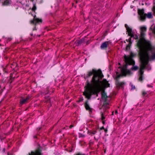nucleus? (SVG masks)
Instances as JSON below:
<instances>
[{
    "label": "nucleus",
    "instance_id": "obj_19",
    "mask_svg": "<svg viewBox=\"0 0 155 155\" xmlns=\"http://www.w3.org/2000/svg\"><path fill=\"white\" fill-rule=\"evenodd\" d=\"M83 42V41L82 40H76L75 42V43H76V44L77 45H79L80 44L82 43Z\"/></svg>",
    "mask_w": 155,
    "mask_h": 155
},
{
    "label": "nucleus",
    "instance_id": "obj_54",
    "mask_svg": "<svg viewBox=\"0 0 155 155\" xmlns=\"http://www.w3.org/2000/svg\"><path fill=\"white\" fill-rule=\"evenodd\" d=\"M101 134L100 133V135H99V137H100V135H101Z\"/></svg>",
    "mask_w": 155,
    "mask_h": 155
},
{
    "label": "nucleus",
    "instance_id": "obj_48",
    "mask_svg": "<svg viewBox=\"0 0 155 155\" xmlns=\"http://www.w3.org/2000/svg\"><path fill=\"white\" fill-rule=\"evenodd\" d=\"M87 99H88V100H89V99H90V98H91V97H87Z\"/></svg>",
    "mask_w": 155,
    "mask_h": 155
},
{
    "label": "nucleus",
    "instance_id": "obj_20",
    "mask_svg": "<svg viewBox=\"0 0 155 155\" xmlns=\"http://www.w3.org/2000/svg\"><path fill=\"white\" fill-rule=\"evenodd\" d=\"M131 45L132 44H130V43H129L128 45H127L126 48V51H128L130 49Z\"/></svg>",
    "mask_w": 155,
    "mask_h": 155
},
{
    "label": "nucleus",
    "instance_id": "obj_1",
    "mask_svg": "<svg viewBox=\"0 0 155 155\" xmlns=\"http://www.w3.org/2000/svg\"><path fill=\"white\" fill-rule=\"evenodd\" d=\"M93 75L91 81V84L87 81L84 87L83 94L85 97H91L92 95H96L97 97L98 94L102 90V86L104 88L110 87V84L106 79L102 80L104 75L101 69L97 70L93 69L92 71H88L84 78H87Z\"/></svg>",
    "mask_w": 155,
    "mask_h": 155
},
{
    "label": "nucleus",
    "instance_id": "obj_7",
    "mask_svg": "<svg viewBox=\"0 0 155 155\" xmlns=\"http://www.w3.org/2000/svg\"><path fill=\"white\" fill-rule=\"evenodd\" d=\"M110 97H101L100 99V104L102 107H105L107 108H109L108 105L110 103Z\"/></svg>",
    "mask_w": 155,
    "mask_h": 155
},
{
    "label": "nucleus",
    "instance_id": "obj_13",
    "mask_svg": "<svg viewBox=\"0 0 155 155\" xmlns=\"http://www.w3.org/2000/svg\"><path fill=\"white\" fill-rule=\"evenodd\" d=\"M109 45V41H105L101 44L100 48L101 49H105Z\"/></svg>",
    "mask_w": 155,
    "mask_h": 155
},
{
    "label": "nucleus",
    "instance_id": "obj_45",
    "mask_svg": "<svg viewBox=\"0 0 155 155\" xmlns=\"http://www.w3.org/2000/svg\"><path fill=\"white\" fill-rule=\"evenodd\" d=\"M75 2L76 4H77L78 2V1L77 0H75Z\"/></svg>",
    "mask_w": 155,
    "mask_h": 155
},
{
    "label": "nucleus",
    "instance_id": "obj_33",
    "mask_svg": "<svg viewBox=\"0 0 155 155\" xmlns=\"http://www.w3.org/2000/svg\"><path fill=\"white\" fill-rule=\"evenodd\" d=\"M131 90H134L135 89V86L134 85H133L132 84L131 85Z\"/></svg>",
    "mask_w": 155,
    "mask_h": 155
},
{
    "label": "nucleus",
    "instance_id": "obj_34",
    "mask_svg": "<svg viewBox=\"0 0 155 155\" xmlns=\"http://www.w3.org/2000/svg\"><path fill=\"white\" fill-rule=\"evenodd\" d=\"M83 97H80V98L79 99V100L78 101H77V102H81V101H83Z\"/></svg>",
    "mask_w": 155,
    "mask_h": 155
},
{
    "label": "nucleus",
    "instance_id": "obj_44",
    "mask_svg": "<svg viewBox=\"0 0 155 155\" xmlns=\"http://www.w3.org/2000/svg\"><path fill=\"white\" fill-rule=\"evenodd\" d=\"M118 113V112H117V110H115V114H117Z\"/></svg>",
    "mask_w": 155,
    "mask_h": 155
},
{
    "label": "nucleus",
    "instance_id": "obj_41",
    "mask_svg": "<svg viewBox=\"0 0 155 155\" xmlns=\"http://www.w3.org/2000/svg\"><path fill=\"white\" fill-rule=\"evenodd\" d=\"M3 71L5 73H7V71L5 69V68L3 69Z\"/></svg>",
    "mask_w": 155,
    "mask_h": 155
},
{
    "label": "nucleus",
    "instance_id": "obj_46",
    "mask_svg": "<svg viewBox=\"0 0 155 155\" xmlns=\"http://www.w3.org/2000/svg\"><path fill=\"white\" fill-rule=\"evenodd\" d=\"M30 35L31 36H33V34L32 33H31L30 34Z\"/></svg>",
    "mask_w": 155,
    "mask_h": 155
},
{
    "label": "nucleus",
    "instance_id": "obj_52",
    "mask_svg": "<svg viewBox=\"0 0 155 155\" xmlns=\"http://www.w3.org/2000/svg\"><path fill=\"white\" fill-rule=\"evenodd\" d=\"M44 95V94H43L42 95H41V96H43Z\"/></svg>",
    "mask_w": 155,
    "mask_h": 155
},
{
    "label": "nucleus",
    "instance_id": "obj_31",
    "mask_svg": "<svg viewBox=\"0 0 155 155\" xmlns=\"http://www.w3.org/2000/svg\"><path fill=\"white\" fill-rule=\"evenodd\" d=\"M9 81L8 82H9L10 84H11L13 81V79L12 78H10L9 79Z\"/></svg>",
    "mask_w": 155,
    "mask_h": 155
},
{
    "label": "nucleus",
    "instance_id": "obj_25",
    "mask_svg": "<svg viewBox=\"0 0 155 155\" xmlns=\"http://www.w3.org/2000/svg\"><path fill=\"white\" fill-rule=\"evenodd\" d=\"M126 30H127V31L128 32V34H129V33L132 32V29L130 27L128 28L127 29H126Z\"/></svg>",
    "mask_w": 155,
    "mask_h": 155
},
{
    "label": "nucleus",
    "instance_id": "obj_55",
    "mask_svg": "<svg viewBox=\"0 0 155 155\" xmlns=\"http://www.w3.org/2000/svg\"><path fill=\"white\" fill-rule=\"evenodd\" d=\"M119 65H120V63H119Z\"/></svg>",
    "mask_w": 155,
    "mask_h": 155
},
{
    "label": "nucleus",
    "instance_id": "obj_47",
    "mask_svg": "<svg viewBox=\"0 0 155 155\" xmlns=\"http://www.w3.org/2000/svg\"><path fill=\"white\" fill-rule=\"evenodd\" d=\"M114 111H113L112 112V114H111V115H114Z\"/></svg>",
    "mask_w": 155,
    "mask_h": 155
},
{
    "label": "nucleus",
    "instance_id": "obj_17",
    "mask_svg": "<svg viewBox=\"0 0 155 155\" xmlns=\"http://www.w3.org/2000/svg\"><path fill=\"white\" fill-rule=\"evenodd\" d=\"M147 30V28L146 27H142L140 28V32H144V31H146Z\"/></svg>",
    "mask_w": 155,
    "mask_h": 155
},
{
    "label": "nucleus",
    "instance_id": "obj_53",
    "mask_svg": "<svg viewBox=\"0 0 155 155\" xmlns=\"http://www.w3.org/2000/svg\"><path fill=\"white\" fill-rule=\"evenodd\" d=\"M144 101V100L143 101H142V102L143 103Z\"/></svg>",
    "mask_w": 155,
    "mask_h": 155
},
{
    "label": "nucleus",
    "instance_id": "obj_18",
    "mask_svg": "<svg viewBox=\"0 0 155 155\" xmlns=\"http://www.w3.org/2000/svg\"><path fill=\"white\" fill-rule=\"evenodd\" d=\"M37 9V7L36 6V3H34L33 4V7L32 8L31 10L32 11L35 12V11Z\"/></svg>",
    "mask_w": 155,
    "mask_h": 155
},
{
    "label": "nucleus",
    "instance_id": "obj_23",
    "mask_svg": "<svg viewBox=\"0 0 155 155\" xmlns=\"http://www.w3.org/2000/svg\"><path fill=\"white\" fill-rule=\"evenodd\" d=\"M101 120H104L105 119V117L104 116V114L103 112H101Z\"/></svg>",
    "mask_w": 155,
    "mask_h": 155
},
{
    "label": "nucleus",
    "instance_id": "obj_21",
    "mask_svg": "<svg viewBox=\"0 0 155 155\" xmlns=\"http://www.w3.org/2000/svg\"><path fill=\"white\" fill-rule=\"evenodd\" d=\"M133 66L131 68L132 70H137L138 69V67L137 66H134V65H132Z\"/></svg>",
    "mask_w": 155,
    "mask_h": 155
},
{
    "label": "nucleus",
    "instance_id": "obj_4",
    "mask_svg": "<svg viewBox=\"0 0 155 155\" xmlns=\"http://www.w3.org/2000/svg\"><path fill=\"white\" fill-rule=\"evenodd\" d=\"M136 55L137 54L136 53H134L132 51L130 52L129 56L128 57L125 55L124 58L125 60V62L126 64L127 65H134L135 62L133 58L136 57Z\"/></svg>",
    "mask_w": 155,
    "mask_h": 155
},
{
    "label": "nucleus",
    "instance_id": "obj_22",
    "mask_svg": "<svg viewBox=\"0 0 155 155\" xmlns=\"http://www.w3.org/2000/svg\"><path fill=\"white\" fill-rule=\"evenodd\" d=\"M74 155H86L85 154L81 152H78L74 153Z\"/></svg>",
    "mask_w": 155,
    "mask_h": 155
},
{
    "label": "nucleus",
    "instance_id": "obj_12",
    "mask_svg": "<svg viewBox=\"0 0 155 155\" xmlns=\"http://www.w3.org/2000/svg\"><path fill=\"white\" fill-rule=\"evenodd\" d=\"M29 97H26L24 98V97H21L20 100V103L21 105L25 104L28 103Z\"/></svg>",
    "mask_w": 155,
    "mask_h": 155
},
{
    "label": "nucleus",
    "instance_id": "obj_49",
    "mask_svg": "<svg viewBox=\"0 0 155 155\" xmlns=\"http://www.w3.org/2000/svg\"><path fill=\"white\" fill-rule=\"evenodd\" d=\"M94 139L95 140H96V137H95V136H94Z\"/></svg>",
    "mask_w": 155,
    "mask_h": 155
},
{
    "label": "nucleus",
    "instance_id": "obj_6",
    "mask_svg": "<svg viewBox=\"0 0 155 155\" xmlns=\"http://www.w3.org/2000/svg\"><path fill=\"white\" fill-rule=\"evenodd\" d=\"M31 15L34 17L33 19L30 20V23L31 24L34 25L35 26L34 27L33 29V31H35L37 30L36 26L37 25L39 24L40 23H41L42 20L41 19H39L36 17V15L34 16L31 14Z\"/></svg>",
    "mask_w": 155,
    "mask_h": 155
},
{
    "label": "nucleus",
    "instance_id": "obj_57",
    "mask_svg": "<svg viewBox=\"0 0 155 155\" xmlns=\"http://www.w3.org/2000/svg\"><path fill=\"white\" fill-rule=\"evenodd\" d=\"M1 73H0V75H1Z\"/></svg>",
    "mask_w": 155,
    "mask_h": 155
},
{
    "label": "nucleus",
    "instance_id": "obj_29",
    "mask_svg": "<svg viewBox=\"0 0 155 155\" xmlns=\"http://www.w3.org/2000/svg\"><path fill=\"white\" fill-rule=\"evenodd\" d=\"M134 38L135 40H138V36L137 35L135 34L134 35Z\"/></svg>",
    "mask_w": 155,
    "mask_h": 155
},
{
    "label": "nucleus",
    "instance_id": "obj_16",
    "mask_svg": "<svg viewBox=\"0 0 155 155\" xmlns=\"http://www.w3.org/2000/svg\"><path fill=\"white\" fill-rule=\"evenodd\" d=\"M101 97H111L110 96H107V94L103 90L101 92Z\"/></svg>",
    "mask_w": 155,
    "mask_h": 155
},
{
    "label": "nucleus",
    "instance_id": "obj_56",
    "mask_svg": "<svg viewBox=\"0 0 155 155\" xmlns=\"http://www.w3.org/2000/svg\"><path fill=\"white\" fill-rule=\"evenodd\" d=\"M34 137L35 138V137H36L35 136Z\"/></svg>",
    "mask_w": 155,
    "mask_h": 155
},
{
    "label": "nucleus",
    "instance_id": "obj_28",
    "mask_svg": "<svg viewBox=\"0 0 155 155\" xmlns=\"http://www.w3.org/2000/svg\"><path fill=\"white\" fill-rule=\"evenodd\" d=\"M78 134H79V137H85L84 135L81 133H79Z\"/></svg>",
    "mask_w": 155,
    "mask_h": 155
},
{
    "label": "nucleus",
    "instance_id": "obj_30",
    "mask_svg": "<svg viewBox=\"0 0 155 155\" xmlns=\"http://www.w3.org/2000/svg\"><path fill=\"white\" fill-rule=\"evenodd\" d=\"M143 70H140V75H143L144 71Z\"/></svg>",
    "mask_w": 155,
    "mask_h": 155
},
{
    "label": "nucleus",
    "instance_id": "obj_24",
    "mask_svg": "<svg viewBox=\"0 0 155 155\" xmlns=\"http://www.w3.org/2000/svg\"><path fill=\"white\" fill-rule=\"evenodd\" d=\"M143 80V75H140L138 79V80L140 81H142Z\"/></svg>",
    "mask_w": 155,
    "mask_h": 155
},
{
    "label": "nucleus",
    "instance_id": "obj_10",
    "mask_svg": "<svg viewBox=\"0 0 155 155\" xmlns=\"http://www.w3.org/2000/svg\"><path fill=\"white\" fill-rule=\"evenodd\" d=\"M119 68H121V73L124 76H126L127 74H130V71H127L126 66H124L123 68H121L120 67H119Z\"/></svg>",
    "mask_w": 155,
    "mask_h": 155
},
{
    "label": "nucleus",
    "instance_id": "obj_50",
    "mask_svg": "<svg viewBox=\"0 0 155 155\" xmlns=\"http://www.w3.org/2000/svg\"><path fill=\"white\" fill-rule=\"evenodd\" d=\"M29 39H30V40L31 41V40H32V38H29Z\"/></svg>",
    "mask_w": 155,
    "mask_h": 155
},
{
    "label": "nucleus",
    "instance_id": "obj_26",
    "mask_svg": "<svg viewBox=\"0 0 155 155\" xmlns=\"http://www.w3.org/2000/svg\"><path fill=\"white\" fill-rule=\"evenodd\" d=\"M128 35L129 36H130V37L131 38H134V35L132 33V32L130 33H129V34H128Z\"/></svg>",
    "mask_w": 155,
    "mask_h": 155
},
{
    "label": "nucleus",
    "instance_id": "obj_43",
    "mask_svg": "<svg viewBox=\"0 0 155 155\" xmlns=\"http://www.w3.org/2000/svg\"><path fill=\"white\" fill-rule=\"evenodd\" d=\"M102 124H105V121L104 120H102Z\"/></svg>",
    "mask_w": 155,
    "mask_h": 155
},
{
    "label": "nucleus",
    "instance_id": "obj_8",
    "mask_svg": "<svg viewBox=\"0 0 155 155\" xmlns=\"http://www.w3.org/2000/svg\"><path fill=\"white\" fill-rule=\"evenodd\" d=\"M42 148L41 146L33 150H31L28 153V155H42Z\"/></svg>",
    "mask_w": 155,
    "mask_h": 155
},
{
    "label": "nucleus",
    "instance_id": "obj_39",
    "mask_svg": "<svg viewBox=\"0 0 155 155\" xmlns=\"http://www.w3.org/2000/svg\"><path fill=\"white\" fill-rule=\"evenodd\" d=\"M74 126L72 125H71L69 126V128L70 129H71Z\"/></svg>",
    "mask_w": 155,
    "mask_h": 155
},
{
    "label": "nucleus",
    "instance_id": "obj_37",
    "mask_svg": "<svg viewBox=\"0 0 155 155\" xmlns=\"http://www.w3.org/2000/svg\"><path fill=\"white\" fill-rule=\"evenodd\" d=\"M125 27L126 28V29H127V28H128L129 27H128V26L127 25V24H125Z\"/></svg>",
    "mask_w": 155,
    "mask_h": 155
},
{
    "label": "nucleus",
    "instance_id": "obj_11",
    "mask_svg": "<svg viewBox=\"0 0 155 155\" xmlns=\"http://www.w3.org/2000/svg\"><path fill=\"white\" fill-rule=\"evenodd\" d=\"M84 106L86 109L89 111L90 114L92 113V109L91 108L88 104V101H86L84 103Z\"/></svg>",
    "mask_w": 155,
    "mask_h": 155
},
{
    "label": "nucleus",
    "instance_id": "obj_35",
    "mask_svg": "<svg viewBox=\"0 0 155 155\" xmlns=\"http://www.w3.org/2000/svg\"><path fill=\"white\" fill-rule=\"evenodd\" d=\"M31 2H33V4H34V3H36V2L37 1V0H30Z\"/></svg>",
    "mask_w": 155,
    "mask_h": 155
},
{
    "label": "nucleus",
    "instance_id": "obj_51",
    "mask_svg": "<svg viewBox=\"0 0 155 155\" xmlns=\"http://www.w3.org/2000/svg\"><path fill=\"white\" fill-rule=\"evenodd\" d=\"M126 41H127V42H128V39H126Z\"/></svg>",
    "mask_w": 155,
    "mask_h": 155
},
{
    "label": "nucleus",
    "instance_id": "obj_27",
    "mask_svg": "<svg viewBox=\"0 0 155 155\" xmlns=\"http://www.w3.org/2000/svg\"><path fill=\"white\" fill-rule=\"evenodd\" d=\"M147 94V92L143 90L142 91V94L143 96H145Z\"/></svg>",
    "mask_w": 155,
    "mask_h": 155
},
{
    "label": "nucleus",
    "instance_id": "obj_42",
    "mask_svg": "<svg viewBox=\"0 0 155 155\" xmlns=\"http://www.w3.org/2000/svg\"><path fill=\"white\" fill-rule=\"evenodd\" d=\"M153 11L154 14V16H155V7H153Z\"/></svg>",
    "mask_w": 155,
    "mask_h": 155
},
{
    "label": "nucleus",
    "instance_id": "obj_36",
    "mask_svg": "<svg viewBox=\"0 0 155 155\" xmlns=\"http://www.w3.org/2000/svg\"><path fill=\"white\" fill-rule=\"evenodd\" d=\"M147 86L148 87H153V86L150 84H147Z\"/></svg>",
    "mask_w": 155,
    "mask_h": 155
},
{
    "label": "nucleus",
    "instance_id": "obj_40",
    "mask_svg": "<svg viewBox=\"0 0 155 155\" xmlns=\"http://www.w3.org/2000/svg\"><path fill=\"white\" fill-rule=\"evenodd\" d=\"M104 128L103 126L100 128V130H104Z\"/></svg>",
    "mask_w": 155,
    "mask_h": 155
},
{
    "label": "nucleus",
    "instance_id": "obj_5",
    "mask_svg": "<svg viewBox=\"0 0 155 155\" xmlns=\"http://www.w3.org/2000/svg\"><path fill=\"white\" fill-rule=\"evenodd\" d=\"M144 9L143 8L142 9H138V13L140 15V19L142 21H145L146 17L148 18L151 19L153 18L152 13L149 12L147 14L144 13Z\"/></svg>",
    "mask_w": 155,
    "mask_h": 155
},
{
    "label": "nucleus",
    "instance_id": "obj_9",
    "mask_svg": "<svg viewBox=\"0 0 155 155\" xmlns=\"http://www.w3.org/2000/svg\"><path fill=\"white\" fill-rule=\"evenodd\" d=\"M123 75L121 73V74H120L117 75L116 77V80L117 81L116 82V85L117 88H120V87H123V85L124 84V82H120L118 81L120 78Z\"/></svg>",
    "mask_w": 155,
    "mask_h": 155
},
{
    "label": "nucleus",
    "instance_id": "obj_2",
    "mask_svg": "<svg viewBox=\"0 0 155 155\" xmlns=\"http://www.w3.org/2000/svg\"><path fill=\"white\" fill-rule=\"evenodd\" d=\"M138 53L141 63L140 70H143L145 69L149 61L155 60V51L138 50Z\"/></svg>",
    "mask_w": 155,
    "mask_h": 155
},
{
    "label": "nucleus",
    "instance_id": "obj_14",
    "mask_svg": "<svg viewBox=\"0 0 155 155\" xmlns=\"http://www.w3.org/2000/svg\"><path fill=\"white\" fill-rule=\"evenodd\" d=\"M97 128L95 130H89L87 131L88 134L89 135H90L91 136L94 135H97Z\"/></svg>",
    "mask_w": 155,
    "mask_h": 155
},
{
    "label": "nucleus",
    "instance_id": "obj_32",
    "mask_svg": "<svg viewBox=\"0 0 155 155\" xmlns=\"http://www.w3.org/2000/svg\"><path fill=\"white\" fill-rule=\"evenodd\" d=\"M129 43H130V44H132V42L131 41V38L130 37V38L128 39Z\"/></svg>",
    "mask_w": 155,
    "mask_h": 155
},
{
    "label": "nucleus",
    "instance_id": "obj_3",
    "mask_svg": "<svg viewBox=\"0 0 155 155\" xmlns=\"http://www.w3.org/2000/svg\"><path fill=\"white\" fill-rule=\"evenodd\" d=\"M145 33L140 32V39L139 40H137V46L139 48V50H142L143 51H155V47L153 46L150 41H145L144 47H143V42L145 40Z\"/></svg>",
    "mask_w": 155,
    "mask_h": 155
},
{
    "label": "nucleus",
    "instance_id": "obj_38",
    "mask_svg": "<svg viewBox=\"0 0 155 155\" xmlns=\"http://www.w3.org/2000/svg\"><path fill=\"white\" fill-rule=\"evenodd\" d=\"M104 130L105 133H107L108 131V130L107 128H104Z\"/></svg>",
    "mask_w": 155,
    "mask_h": 155
},
{
    "label": "nucleus",
    "instance_id": "obj_15",
    "mask_svg": "<svg viewBox=\"0 0 155 155\" xmlns=\"http://www.w3.org/2000/svg\"><path fill=\"white\" fill-rule=\"evenodd\" d=\"M11 4V0H5L2 3L3 6H8Z\"/></svg>",
    "mask_w": 155,
    "mask_h": 155
}]
</instances>
